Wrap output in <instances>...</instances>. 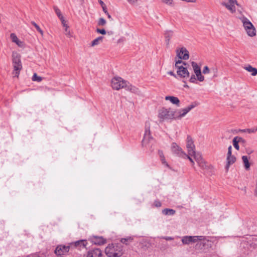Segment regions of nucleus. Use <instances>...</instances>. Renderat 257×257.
<instances>
[{
    "label": "nucleus",
    "mask_w": 257,
    "mask_h": 257,
    "mask_svg": "<svg viewBox=\"0 0 257 257\" xmlns=\"http://www.w3.org/2000/svg\"><path fill=\"white\" fill-rule=\"evenodd\" d=\"M105 253L108 257H120L123 254V246L120 243L109 244Z\"/></svg>",
    "instance_id": "obj_1"
},
{
    "label": "nucleus",
    "mask_w": 257,
    "mask_h": 257,
    "mask_svg": "<svg viewBox=\"0 0 257 257\" xmlns=\"http://www.w3.org/2000/svg\"><path fill=\"white\" fill-rule=\"evenodd\" d=\"M197 241H199V242L196 244V246H198V247L200 248H202V246H204L206 243L209 242V240L205 239L204 236H185L182 238L183 243L185 244L196 242Z\"/></svg>",
    "instance_id": "obj_2"
},
{
    "label": "nucleus",
    "mask_w": 257,
    "mask_h": 257,
    "mask_svg": "<svg viewBox=\"0 0 257 257\" xmlns=\"http://www.w3.org/2000/svg\"><path fill=\"white\" fill-rule=\"evenodd\" d=\"M12 62L14 67L13 74L15 77H18L20 72L22 69L21 56L16 52H13L12 54Z\"/></svg>",
    "instance_id": "obj_3"
},
{
    "label": "nucleus",
    "mask_w": 257,
    "mask_h": 257,
    "mask_svg": "<svg viewBox=\"0 0 257 257\" xmlns=\"http://www.w3.org/2000/svg\"><path fill=\"white\" fill-rule=\"evenodd\" d=\"M176 112L170 108H162L159 112L158 117L160 121H163L165 119H176Z\"/></svg>",
    "instance_id": "obj_4"
},
{
    "label": "nucleus",
    "mask_w": 257,
    "mask_h": 257,
    "mask_svg": "<svg viewBox=\"0 0 257 257\" xmlns=\"http://www.w3.org/2000/svg\"><path fill=\"white\" fill-rule=\"evenodd\" d=\"M240 20L247 35L250 37L254 36L256 35V30L252 24L246 17H243Z\"/></svg>",
    "instance_id": "obj_5"
},
{
    "label": "nucleus",
    "mask_w": 257,
    "mask_h": 257,
    "mask_svg": "<svg viewBox=\"0 0 257 257\" xmlns=\"http://www.w3.org/2000/svg\"><path fill=\"white\" fill-rule=\"evenodd\" d=\"M183 64L186 65L185 62H183L181 60L176 61L175 67L177 69V73L178 76L181 78H188L189 77V73L186 68L183 66H179V64Z\"/></svg>",
    "instance_id": "obj_6"
},
{
    "label": "nucleus",
    "mask_w": 257,
    "mask_h": 257,
    "mask_svg": "<svg viewBox=\"0 0 257 257\" xmlns=\"http://www.w3.org/2000/svg\"><path fill=\"white\" fill-rule=\"evenodd\" d=\"M127 82L121 77H114L111 80V86L113 89L119 90L126 88Z\"/></svg>",
    "instance_id": "obj_7"
},
{
    "label": "nucleus",
    "mask_w": 257,
    "mask_h": 257,
    "mask_svg": "<svg viewBox=\"0 0 257 257\" xmlns=\"http://www.w3.org/2000/svg\"><path fill=\"white\" fill-rule=\"evenodd\" d=\"M235 5H238L236 0H225L221 3V5L224 6L231 13L236 11Z\"/></svg>",
    "instance_id": "obj_8"
},
{
    "label": "nucleus",
    "mask_w": 257,
    "mask_h": 257,
    "mask_svg": "<svg viewBox=\"0 0 257 257\" xmlns=\"http://www.w3.org/2000/svg\"><path fill=\"white\" fill-rule=\"evenodd\" d=\"M70 249H72L71 243L69 245H59L56 248L55 253L58 255V256H61V255H64L67 253Z\"/></svg>",
    "instance_id": "obj_9"
},
{
    "label": "nucleus",
    "mask_w": 257,
    "mask_h": 257,
    "mask_svg": "<svg viewBox=\"0 0 257 257\" xmlns=\"http://www.w3.org/2000/svg\"><path fill=\"white\" fill-rule=\"evenodd\" d=\"M172 152L180 157L186 158L187 154L182 151V149L179 147L175 143H173L171 145Z\"/></svg>",
    "instance_id": "obj_10"
},
{
    "label": "nucleus",
    "mask_w": 257,
    "mask_h": 257,
    "mask_svg": "<svg viewBox=\"0 0 257 257\" xmlns=\"http://www.w3.org/2000/svg\"><path fill=\"white\" fill-rule=\"evenodd\" d=\"M186 147L188 150V154L189 155L193 156L195 154V145L194 144V142L190 136H187V143H186Z\"/></svg>",
    "instance_id": "obj_11"
},
{
    "label": "nucleus",
    "mask_w": 257,
    "mask_h": 257,
    "mask_svg": "<svg viewBox=\"0 0 257 257\" xmlns=\"http://www.w3.org/2000/svg\"><path fill=\"white\" fill-rule=\"evenodd\" d=\"M177 56L180 59L188 60L189 58L188 51L184 47L181 48L179 50H177Z\"/></svg>",
    "instance_id": "obj_12"
},
{
    "label": "nucleus",
    "mask_w": 257,
    "mask_h": 257,
    "mask_svg": "<svg viewBox=\"0 0 257 257\" xmlns=\"http://www.w3.org/2000/svg\"><path fill=\"white\" fill-rule=\"evenodd\" d=\"M87 241L86 240L82 239L80 240L76 241L74 242H71V245L72 248H77L79 250L86 248V246L87 244Z\"/></svg>",
    "instance_id": "obj_13"
},
{
    "label": "nucleus",
    "mask_w": 257,
    "mask_h": 257,
    "mask_svg": "<svg viewBox=\"0 0 257 257\" xmlns=\"http://www.w3.org/2000/svg\"><path fill=\"white\" fill-rule=\"evenodd\" d=\"M84 257H102V253L99 248H94L89 250Z\"/></svg>",
    "instance_id": "obj_14"
},
{
    "label": "nucleus",
    "mask_w": 257,
    "mask_h": 257,
    "mask_svg": "<svg viewBox=\"0 0 257 257\" xmlns=\"http://www.w3.org/2000/svg\"><path fill=\"white\" fill-rule=\"evenodd\" d=\"M152 139L153 138L151 136L150 134V126H149L147 127V125H146V130L144 134V139L142 141V145L143 146H146Z\"/></svg>",
    "instance_id": "obj_15"
},
{
    "label": "nucleus",
    "mask_w": 257,
    "mask_h": 257,
    "mask_svg": "<svg viewBox=\"0 0 257 257\" xmlns=\"http://www.w3.org/2000/svg\"><path fill=\"white\" fill-rule=\"evenodd\" d=\"M91 241L96 245H102L106 243V239L102 236H93L91 238Z\"/></svg>",
    "instance_id": "obj_16"
},
{
    "label": "nucleus",
    "mask_w": 257,
    "mask_h": 257,
    "mask_svg": "<svg viewBox=\"0 0 257 257\" xmlns=\"http://www.w3.org/2000/svg\"><path fill=\"white\" fill-rule=\"evenodd\" d=\"M236 161V157L233 155L227 156L226 158V165L225 166V169L227 171L229 169L230 165L233 164Z\"/></svg>",
    "instance_id": "obj_17"
},
{
    "label": "nucleus",
    "mask_w": 257,
    "mask_h": 257,
    "mask_svg": "<svg viewBox=\"0 0 257 257\" xmlns=\"http://www.w3.org/2000/svg\"><path fill=\"white\" fill-rule=\"evenodd\" d=\"M166 100H170L171 102L174 104H176L177 106L180 105V100L178 97L173 96H167L165 97Z\"/></svg>",
    "instance_id": "obj_18"
},
{
    "label": "nucleus",
    "mask_w": 257,
    "mask_h": 257,
    "mask_svg": "<svg viewBox=\"0 0 257 257\" xmlns=\"http://www.w3.org/2000/svg\"><path fill=\"white\" fill-rule=\"evenodd\" d=\"M165 42L167 45H169L171 38L173 36V31L172 30H167L164 33Z\"/></svg>",
    "instance_id": "obj_19"
},
{
    "label": "nucleus",
    "mask_w": 257,
    "mask_h": 257,
    "mask_svg": "<svg viewBox=\"0 0 257 257\" xmlns=\"http://www.w3.org/2000/svg\"><path fill=\"white\" fill-rule=\"evenodd\" d=\"M125 89L127 90H129L131 92L136 94H139L140 93V91L138 88L134 86H133L132 85L130 84L128 82L127 83Z\"/></svg>",
    "instance_id": "obj_20"
},
{
    "label": "nucleus",
    "mask_w": 257,
    "mask_h": 257,
    "mask_svg": "<svg viewBox=\"0 0 257 257\" xmlns=\"http://www.w3.org/2000/svg\"><path fill=\"white\" fill-rule=\"evenodd\" d=\"M189 111L186 108L179 110L178 115L176 114V119H180L184 116Z\"/></svg>",
    "instance_id": "obj_21"
},
{
    "label": "nucleus",
    "mask_w": 257,
    "mask_h": 257,
    "mask_svg": "<svg viewBox=\"0 0 257 257\" xmlns=\"http://www.w3.org/2000/svg\"><path fill=\"white\" fill-rule=\"evenodd\" d=\"M242 160L244 164V167L246 170H249L250 169V163L248 161V158L246 156H243L242 157Z\"/></svg>",
    "instance_id": "obj_22"
},
{
    "label": "nucleus",
    "mask_w": 257,
    "mask_h": 257,
    "mask_svg": "<svg viewBox=\"0 0 257 257\" xmlns=\"http://www.w3.org/2000/svg\"><path fill=\"white\" fill-rule=\"evenodd\" d=\"M176 211L173 209L165 208L162 210V213L165 215H173Z\"/></svg>",
    "instance_id": "obj_23"
},
{
    "label": "nucleus",
    "mask_w": 257,
    "mask_h": 257,
    "mask_svg": "<svg viewBox=\"0 0 257 257\" xmlns=\"http://www.w3.org/2000/svg\"><path fill=\"white\" fill-rule=\"evenodd\" d=\"M198 164L199 166L203 170L213 168V167L212 166L207 165L203 160L201 162H199Z\"/></svg>",
    "instance_id": "obj_24"
},
{
    "label": "nucleus",
    "mask_w": 257,
    "mask_h": 257,
    "mask_svg": "<svg viewBox=\"0 0 257 257\" xmlns=\"http://www.w3.org/2000/svg\"><path fill=\"white\" fill-rule=\"evenodd\" d=\"M247 71L251 73V75L255 76L257 75V69L252 67L250 65H248L245 68Z\"/></svg>",
    "instance_id": "obj_25"
},
{
    "label": "nucleus",
    "mask_w": 257,
    "mask_h": 257,
    "mask_svg": "<svg viewBox=\"0 0 257 257\" xmlns=\"http://www.w3.org/2000/svg\"><path fill=\"white\" fill-rule=\"evenodd\" d=\"M103 37L102 36L98 37V38L94 39L93 41L91 42V46L94 47L95 46L98 45L100 44V42L102 41Z\"/></svg>",
    "instance_id": "obj_26"
},
{
    "label": "nucleus",
    "mask_w": 257,
    "mask_h": 257,
    "mask_svg": "<svg viewBox=\"0 0 257 257\" xmlns=\"http://www.w3.org/2000/svg\"><path fill=\"white\" fill-rule=\"evenodd\" d=\"M239 131L242 133L247 132L249 134L254 133L257 131V126L251 128L240 130Z\"/></svg>",
    "instance_id": "obj_27"
},
{
    "label": "nucleus",
    "mask_w": 257,
    "mask_h": 257,
    "mask_svg": "<svg viewBox=\"0 0 257 257\" xmlns=\"http://www.w3.org/2000/svg\"><path fill=\"white\" fill-rule=\"evenodd\" d=\"M133 238L132 237H127L126 238H123L120 239L121 243L128 245L130 242L133 241Z\"/></svg>",
    "instance_id": "obj_28"
},
{
    "label": "nucleus",
    "mask_w": 257,
    "mask_h": 257,
    "mask_svg": "<svg viewBox=\"0 0 257 257\" xmlns=\"http://www.w3.org/2000/svg\"><path fill=\"white\" fill-rule=\"evenodd\" d=\"M159 154L160 155V157L161 158V161L162 164L166 165V166L168 167L169 165H168V163H167V162L165 161V157L163 155V152L162 151H159Z\"/></svg>",
    "instance_id": "obj_29"
},
{
    "label": "nucleus",
    "mask_w": 257,
    "mask_h": 257,
    "mask_svg": "<svg viewBox=\"0 0 257 257\" xmlns=\"http://www.w3.org/2000/svg\"><path fill=\"white\" fill-rule=\"evenodd\" d=\"M199 102L197 101L193 102L191 103V104L186 107V108L187 109L188 111H190L191 109L199 105Z\"/></svg>",
    "instance_id": "obj_30"
},
{
    "label": "nucleus",
    "mask_w": 257,
    "mask_h": 257,
    "mask_svg": "<svg viewBox=\"0 0 257 257\" xmlns=\"http://www.w3.org/2000/svg\"><path fill=\"white\" fill-rule=\"evenodd\" d=\"M192 156H194V158L196 161L197 162V163H198L199 162L203 161L201 155L199 153H196V152H195L194 155H193Z\"/></svg>",
    "instance_id": "obj_31"
},
{
    "label": "nucleus",
    "mask_w": 257,
    "mask_h": 257,
    "mask_svg": "<svg viewBox=\"0 0 257 257\" xmlns=\"http://www.w3.org/2000/svg\"><path fill=\"white\" fill-rule=\"evenodd\" d=\"M53 8L55 11V12L56 13V14L57 15V16L58 17V18L60 19H62L63 18V16L61 14L60 10L56 6H54Z\"/></svg>",
    "instance_id": "obj_32"
},
{
    "label": "nucleus",
    "mask_w": 257,
    "mask_h": 257,
    "mask_svg": "<svg viewBox=\"0 0 257 257\" xmlns=\"http://www.w3.org/2000/svg\"><path fill=\"white\" fill-rule=\"evenodd\" d=\"M32 80L34 81L41 82L42 78L37 75L36 73H34L32 77Z\"/></svg>",
    "instance_id": "obj_33"
},
{
    "label": "nucleus",
    "mask_w": 257,
    "mask_h": 257,
    "mask_svg": "<svg viewBox=\"0 0 257 257\" xmlns=\"http://www.w3.org/2000/svg\"><path fill=\"white\" fill-rule=\"evenodd\" d=\"M31 24L36 28L37 30L42 35H43V31L41 30L40 27L35 22L33 21L31 22Z\"/></svg>",
    "instance_id": "obj_34"
},
{
    "label": "nucleus",
    "mask_w": 257,
    "mask_h": 257,
    "mask_svg": "<svg viewBox=\"0 0 257 257\" xmlns=\"http://www.w3.org/2000/svg\"><path fill=\"white\" fill-rule=\"evenodd\" d=\"M234 138L236 139V140L237 141L238 143L244 144L246 142L245 140L241 137L236 136Z\"/></svg>",
    "instance_id": "obj_35"
},
{
    "label": "nucleus",
    "mask_w": 257,
    "mask_h": 257,
    "mask_svg": "<svg viewBox=\"0 0 257 257\" xmlns=\"http://www.w3.org/2000/svg\"><path fill=\"white\" fill-rule=\"evenodd\" d=\"M99 2L103 9V11L104 12V13L105 14H107V10L106 9V7L105 5L104 4V3L101 0H99Z\"/></svg>",
    "instance_id": "obj_36"
},
{
    "label": "nucleus",
    "mask_w": 257,
    "mask_h": 257,
    "mask_svg": "<svg viewBox=\"0 0 257 257\" xmlns=\"http://www.w3.org/2000/svg\"><path fill=\"white\" fill-rule=\"evenodd\" d=\"M10 37L12 39V42L14 43H17L19 40V39L18 38L17 36L14 33H12L11 34Z\"/></svg>",
    "instance_id": "obj_37"
},
{
    "label": "nucleus",
    "mask_w": 257,
    "mask_h": 257,
    "mask_svg": "<svg viewBox=\"0 0 257 257\" xmlns=\"http://www.w3.org/2000/svg\"><path fill=\"white\" fill-rule=\"evenodd\" d=\"M192 67L193 68L194 71L195 70H198L200 69V67L197 65V64L195 62H192L191 63Z\"/></svg>",
    "instance_id": "obj_38"
},
{
    "label": "nucleus",
    "mask_w": 257,
    "mask_h": 257,
    "mask_svg": "<svg viewBox=\"0 0 257 257\" xmlns=\"http://www.w3.org/2000/svg\"><path fill=\"white\" fill-rule=\"evenodd\" d=\"M232 143H233V145L234 147L237 150H239V146L238 145L239 143L237 142V141L234 138H233V139L232 140Z\"/></svg>",
    "instance_id": "obj_39"
},
{
    "label": "nucleus",
    "mask_w": 257,
    "mask_h": 257,
    "mask_svg": "<svg viewBox=\"0 0 257 257\" xmlns=\"http://www.w3.org/2000/svg\"><path fill=\"white\" fill-rule=\"evenodd\" d=\"M197 79L198 81L200 82H202L204 80V77L203 75L201 74V72L198 74H197L196 75Z\"/></svg>",
    "instance_id": "obj_40"
},
{
    "label": "nucleus",
    "mask_w": 257,
    "mask_h": 257,
    "mask_svg": "<svg viewBox=\"0 0 257 257\" xmlns=\"http://www.w3.org/2000/svg\"><path fill=\"white\" fill-rule=\"evenodd\" d=\"M106 24V21L103 18H100L99 21H98V25L99 26H104Z\"/></svg>",
    "instance_id": "obj_41"
},
{
    "label": "nucleus",
    "mask_w": 257,
    "mask_h": 257,
    "mask_svg": "<svg viewBox=\"0 0 257 257\" xmlns=\"http://www.w3.org/2000/svg\"><path fill=\"white\" fill-rule=\"evenodd\" d=\"M154 206L156 207H160L162 206V203L159 200H155L154 202Z\"/></svg>",
    "instance_id": "obj_42"
},
{
    "label": "nucleus",
    "mask_w": 257,
    "mask_h": 257,
    "mask_svg": "<svg viewBox=\"0 0 257 257\" xmlns=\"http://www.w3.org/2000/svg\"><path fill=\"white\" fill-rule=\"evenodd\" d=\"M189 81L191 83H196V77L195 76V75H192L190 79H189Z\"/></svg>",
    "instance_id": "obj_43"
},
{
    "label": "nucleus",
    "mask_w": 257,
    "mask_h": 257,
    "mask_svg": "<svg viewBox=\"0 0 257 257\" xmlns=\"http://www.w3.org/2000/svg\"><path fill=\"white\" fill-rule=\"evenodd\" d=\"M96 32L98 33H100L101 34H102V35H105L106 34V31L104 29H96Z\"/></svg>",
    "instance_id": "obj_44"
},
{
    "label": "nucleus",
    "mask_w": 257,
    "mask_h": 257,
    "mask_svg": "<svg viewBox=\"0 0 257 257\" xmlns=\"http://www.w3.org/2000/svg\"><path fill=\"white\" fill-rule=\"evenodd\" d=\"M60 20H61L63 26L66 27L65 31H67V29L68 28V26L67 25H66L64 17H63V18L62 19H60Z\"/></svg>",
    "instance_id": "obj_45"
},
{
    "label": "nucleus",
    "mask_w": 257,
    "mask_h": 257,
    "mask_svg": "<svg viewBox=\"0 0 257 257\" xmlns=\"http://www.w3.org/2000/svg\"><path fill=\"white\" fill-rule=\"evenodd\" d=\"M209 72V69L208 66H206L203 68V73L206 74Z\"/></svg>",
    "instance_id": "obj_46"
},
{
    "label": "nucleus",
    "mask_w": 257,
    "mask_h": 257,
    "mask_svg": "<svg viewBox=\"0 0 257 257\" xmlns=\"http://www.w3.org/2000/svg\"><path fill=\"white\" fill-rule=\"evenodd\" d=\"M162 1L163 3L169 5H172L173 2V0H162Z\"/></svg>",
    "instance_id": "obj_47"
},
{
    "label": "nucleus",
    "mask_w": 257,
    "mask_h": 257,
    "mask_svg": "<svg viewBox=\"0 0 257 257\" xmlns=\"http://www.w3.org/2000/svg\"><path fill=\"white\" fill-rule=\"evenodd\" d=\"M231 150H232V147H231V146H229V147L228 148V152H227V156L232 155Z\"/></svg>",
    "instance_id": "obj_48"
},
{
    "label": "nucleus",
    "mask_w": 257,
    "mask_h": 257,
    "mask_svg": "<svg viewBox=\"0 0 257 257\" xmlns=\"http://www.w3.org/2000/svg\"><path fill=\"white\" fill-rule=\"evenodd\" d=\"M186 158H187V159H188L189 160V161L192 163L193 165H194V162L193 160H192V159L190 157V155H189V154L187 155V156H186Z\"/></svg>",
    "instance_id": "obj_49"
},
{
    "label": "nucleus",
    "mask_w": 257,
    "mask_h": 257,
    "mask_svg": "<svg viewBox=\"0 0 257 257\" xmlns=\"http://www.w3.org/2000/svg\"><path fill=\"white\" fill-rule=\"evenodd\" d=\"M17 43H16L19 46L22 47L23 45V43L22 41H20L19 40L18 41H17Z\"/></svg>",
    "instance_id": "obj_50"
},
{
    "label": "nucleus",
    "mask_w": 257,
    "mask_h": 257,
    "mask_svg": "<svg viewBox=\"0 0 257 257\" xmlns=\"http://www.w3.org/2000/svg\"><path fill=\"white\" fill-rule=\"evenodd\" d=\"M168 74H169V75H171V76H174V77H176L175 74L174 73V72H172V71H169V72H168Z\"/></svg>",
    "instance_id": "obj_51"
},
{
    "label": "nucleus",
    "mask_w": 257,
    "mask_h": 257,
    "mask_svg": "<svg viewBox=\"0 0 257 257\" xmlns=\"http://www.w3.org/2000/svg\"><path fill=\"white\" fill-rule=\"evenodd\" d=\"M165 238L167 240H171L173 239V238L170 236L166 237Z\"/></svg>",
    "instance_id": "obj_52"
},
{
    "label": "nucleus",
    "mask_w": 257,
    "mask_h": 257,
    "mask_svg": "<svg viewBox=\"0 0 257 257\" xmlns=\"http://www.w3.org/2000/svg\"><path fill=\"white\" fill-rule=\"evenodd\" d=\"M212 71H213L214 75L216 76L215 74L217 73V69L213 68V69H212Z\"/></svg>",
    "instance_id": "obj_53"
},
{
    "label": "nucleus",
    "mask_w": 257,
    "mask_h": 257,
    "mask_svg": "<svg viewBox=\"0 0 257 257\" xmlns=\"http://www.w3.org/2000/svg\"><path fill=\"white\" fill-rule=\"evenodd\" d=\"M201 72V69H199L198 70H195V71H194V73L196 74V75L197 74H198L200 73Z\"/></svg>",
    "instance_id": "obj_54"
},
{
    "label": "nucleus",
    "mask_w": 257,
    "mask_h": 257,
    "mask_svg": "<svg viewBox=\"0 0 257 257\" xmlns=\"http://www.w3.org/2000/svg\"><path fill=\"white\" fill-rule=\"evenodd\" d=\"M252 152H253V151H252V150H246V153L248 155L251 154Z\"/></svg>",
    "instance_id": "obj_55"
},
{
    "label": "nucleus",
    "mask_w": 257,
    "mask_h": 257,
    "mask_svg": "<svg viewBox=\"0 0 257 257\" xmlns=\"http://www.w3.org/2000/svg\"><path fill=\"white\" fill-rule=\"evenodd\" d=\"M107 16V17L109 19L111 20H112V17H111V16L109 14L108 12H107V14H106Z\"/></svg>",
    "instance_id": "obj_56"
},
{
    "label": "nucleus",
    "mask_w": 257,
    "mask_h": 257,
    "mask_svg": "<svg viewBox=\"0 0 257 257\" xmlns=\"http://www.w3.org/2000/svg\"><path fill=\"white\" fill-rule=\"evenodd\" d=\"M67 35H68V36H70V32H69Z\"/></svg>",
    "instance_id": "obj_57"
}]
</instances>
